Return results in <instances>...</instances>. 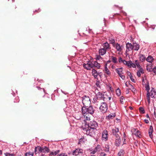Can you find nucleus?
Listing matches in <instances>:
<instances>
[{
  "label": "nucleus",
  "instance_id": "f257e3e1",
  "mask_svg": "<svg viewBox=\"0 0 156 156\" xmlns=\"http://www.w3.org/2000/svg\"><path fill=\"white\" fill-rule=\"evenodd\" d=\"M95 108L92 106H90L89 107H83L82 108V114L85 115V114H89L92 115L95 111Z\"/></svg>",
  "mask_w": 156,
  "mask_h": 156
},
{
  "label": "nucleus",
  "instance_id": "f03ea898",
  "mask_svg": "<svg viewBox=\"0 0 156 156\" xmlns=\"http://www.w3.org/2000/svg\"><path fill=\"white\" fill-rule=\"evenodd\" d=\"M82 103L83 105V107H88L90 103V99L88 96H85L82 98Z\"/></svg>",
  "mask_w": 156,
  "mask_h": 156
},
{
  "label": "nucleus",
  "instance_id": "7ed1b4c3",
  "mask_svg": "<svg viewBox=\"0 0 156 156\" xmlns=\"http://www.w3.org/2000/svg\"><path fill=\"white\" fill-rule=\"evenodd\" d=\"M108 109V105L105 102H102L99 108L100 111L102 113H105Z\"/></svg>",
  "mask_w": 156,
  "mask_h": 156
},
{
  "label": "nucleus",
  "instance_id": "20e7f679",
  "mask_svg": "<svg viewBox=\"0 0 156 156\" xmlns=\"http://www.w3.org/2000/svg\"><path fill=\"white\" fill-rule=\"evenodd\" d=\"M155 92L154 91V89H152L149 92V91H147V101L149 103L150 102V96L151 98H153L154 96V95L155 94Z\"/></svg>",
  "mask_w": 156,
  "mask_h": 156
},
{
  "label": "nucleus",
  "instance_id": "39448f33",
  "mask_svg": "<svg viewBox=\"0 0 156 156\" xmlns=\"http://www.w3.org/2000/svg\"><path fill=\"white\" fill-rule=\"evenodd\" d=\"M87 126L88 127L95 129L97 127L98 124L95 121H92L88 123V124L87 125Z\"/></svg>",
  "mask_w": 156,
  "mask_h": 156
},
{
  "label": "nucleus",
  "instance_id": "423d86ee",
  "mask_svg": "<svg viewBox=\"0 0 156 156\" xmlns=\"http://www.w3.org/2000/svg\"><path fill=\"white\" fill-rule=\"evenodd\" d=\"M38 153H48L49 151V149L46 147L44 146L42 147H38Z\"/></svg>",
  "mask_w": 156,
  "mask_h": 156
},
{
  "label": "nucleus",
  "instance_id": "0eeeda50",
  "mask_svg": "<svg viewBox=\"0 0 156 156\" xmlns=\"http://www.w3.org/2000/svg\"><path fill=\"white\" fill-rule=\"evenodd\" d=\"M83 65L84 68L88 70H90L92 68H93V63L90 61L88 62L87 64H83Z\"/></svg>",
  "mask_w": 156,
  "mask_h": 156
},
{
  "label": "nucleus",
  "instance_id": "6e6552de",
  "mask_svg": "<svg viewBox=\"0 0 156 156\" xmlns=\"http://www.w3.org/2000/svg\"><path fill=\"white\" fill-rule=\"evenodd\" d=\"M112 133L116 137H118L119 136L118 134L119 133V129L118 128L115 127L112 128Z\"/></svg>",
  "mask_w": 156,
  "mask_h": 156
},
{
  "label": "nucleus",
  "instance_id": "1a4fd4ad",
  "mask_svg": "<svg viewBox=\"0 0 156 156\" xmlns=\"http://www.w3.org/2000/svg\"><path fill=\"white\" fill-rule=\"evenodd\" d=\"M108 138V134L107 131L106 130H104L102 133V139L103 140L106 141Z\"/></svg>",
  "mask_w": 156,
  "mask_h": 156
},
{
  "label": "nucleus",
  "instance_id": "9d476101",
  "mask_svg": "<svg viewBox=\"0 0 156 156\" xmlns=\"http://www.w3.org/2000/svg\"><path fill=\"white\" fill-rule=\"evenodd\" d=\"M94 129L87 127V129H85L86 134L91 136H93L94 133Z\"/></svg>",
  "mask_w": 156,
  "mask_h": 156
},
{
  "label": "nucleus",
  "instance_id": "9b49d317",
  "mask_svg": "<svg viewBox=\"0 0 156 156\" xmlns=\"http://www.w3.org/2000/svg\"><path fill=\"white\" fill-rule=\"evenodd\" d=\"M103 100L106 101H108L109 103H110L111 102V101H112L113 100V99L112 98L111 95L108 96L105 94Z\"/></svg>",
  "mask_w": 156,
  "mask_h": 156
},
{
  "label": "nucleus",
  "instance_id": "f8f14e48",
  "mask_svg": "<svg viewBox=\"0 0 156 156\" xmlns=\"http://www.w3.org/2000/svg\"><path fill=\"white\" fill-rule=\"evenodd\" d=\"M102 46V48L106 51L110 50L111 48L109 44L107 42L104 43Z\"/></svg>",
  "mask_w": 156,
  "mask_h": 156
},
{
  "label": "nucleus",
  "instance_id": "ddd939ff",
  "mask_svg": "<svg viewBox=\"0 0 156 156\" xmlns=\"http://www.w3.org/2000/svg\"><path fill=\"white\" fill-rule=\"evenodd\" d=\"M83 150L80 149H76L73 153V154L75 156H76L82 153Z\"/></svg>",
  "mask_w": 156,
  "mask_h": 156
},
{
  "label": "nucleus",
  "instance_id": "4468645a",
  "mask_svg": "<svg viewBox=\"0 0 156 156\" xmlns=\"http://www.w3.org/2000/svg\"><path fill=\"white\" fill-rule=\"evenodd\" d=\"M116 139L115 140V144L116 147H119L121 143V140L120 136L118 137H116Z\"/></svg>",
  "mask_w": 156,
  "mask_h": 156
},
{
  "label": "nucleus",
  "instance_id": "2eb2a0df",
  "mask_svg": "<svg viewBox=\"0 0 156 156\" xmlns=\"http://www.w3.org/2000/svg\"><path fill=\"white\" fill-rule=\"evenodd\" d=\"M115 116V113H111L106 117V119L108 120L113 119Z\"/></svg>",
  "mask_w": 156,
  "mask_h": 156
},
{
  "label": "nucleus",
  "instance_id": "dca6fc26",
  "mask_svg": "<svg viewBox=\"0 0 156 156\" xmlns=\"http://www.w3.org/2000/svg\"><path fill=\"white\" fill-rule=\"evenodd\" d=\"M107 51L104 49L103 48H101L99 50V53L100 55H103L106 54Z\"/></svg>",
  "mask_w": 156,
  "mask_h": 156
},
{
  "label": "nucleus",
  "instance_id": "f3484780",
  "mask_svg": "<svg viewBox=\"0 0 156 156\" xmlns=\"http://www.w3.org/2000/svg\"><path fill=\"white\" fill-rule=\"evenodd\" d=\"M92 75L94 77L95 79H98L97 77L98 74L99 72H98L96 70L93 69L92 70Z\"/></svg>",
  "mask_w": 156,
  "mask_h": 156
},
{
  "label": "nucleus",
  "instance_id": "a211bd4d",
  "mask_svg": "<svg viewBox=\"0 0 156 156\" xmlns=\"http://www.w3.org/2000/svg\"><path fill=\"white\" fill-rule=\"evenodd\" d=\"M153 131V127L152 126H151L149 128V134L150 137L152 139L153 135L152 134V133Z\"/></svg>",
  "mask_w": 156,
  "mask_h": 156
},
{
  "label": "nucleus",
  "instance_id": "6ab92c4d",
  "mask_svg": "<svg viewBox=\"0 0 156 156\" xmlns=\"http://www.w3.org/2000/svg\"><path fill=\"white\" fill-rule=\"evenodd\" d=\"M104 72L106 73L109 76L111 75V73L110 72L109 70L108 69L107 67V64H105V67L104 69Z\"/></svg>",
  "mask_w": 156,
  "mask_h": 156
},
{
  "label": "nucleus",
  "instance_id": "aec40b11",
  "mask_svg": "<svg viewBox=\"0 0 156 156\" xmlns=\"http://www.w3.org/2000/svg\"><path fill=\"white\" fill-rule=\"evenodd\" d=\"M126 45L127 49L129 51H131L133 50V45L131 44L128 43L126 44Z\"/></svg>",
  "mask_w": 156,
  "mask_h": 156
},
{
  "label": "nucleus",
  "instance_id": "412c9836",
  "mask_svg": "<svg viewBox=\"0 0 156 156\" xmlns=\"http://www.w3.org/2000/svg\"><path fill=\"white\" fill-rule=\"evenodd\" d=\"M146 60L150 63H152L154 60V59L151 55H149L146 58Z\"/></svg>",
  "mask_w": 156,
  "mask_h": 156
},
{
  "label": "nucleus",
  "instance_id": "4be33fe9",
  "mask_svg": "<svg viewBox=\"0 0 156 156\" xmlns=\"http://www.w3.org/2000/svg\"><path fill=\"white\" fill-rule=\"evenodd\" d=\"M133 49L134 50L138 51L139 48V45L136 43H133Z\"/></svg>",
  "mask_w": 156,
  "mask_h": 156
},
{
  "label": "nucleus",
  "instance_id": "5701e85b",
  "mask_svg": "<svg viewBox=\"0 0 156 156\" xmlns=\"http://www.w3.org/2000/svg\"><path fill=\"white\" fill-rule=\"evenodd\" d=\"M93 67H95L98 69H100L101 67L100 64L98 63L97 61H94V63H93Z\"/></svg>",
  "mask_w": 156,
  "mask_h": 156
},
{
  "label": "nucleus",
  "instance_id": "b1692460",
  "mask_svg": "<svg viewBox=\"0 0 156 156\" xmlns=\"http://www.w3.org/2000/svg\"><path fill=\"white\" fill-rule=\"evenodd\" d=\"M110 59L111 60L112 62L114 63H116L117 62V59L116 57L111 56L110 57Z\"/></svg>",
  "mask_w": 156,
  "mask_h": 156
},
{
  "label": "nucleus",
  "instance_id": "393cba45",
  "mask_svg": "<svg viewBox=\"0 0 156 156\" xmlns=\"http://www.w3.org/2000/svg\"><path fill=\"white\" fill-rule=\"evenodd\" d=\"M104 151L106 152H109V146L108 145H105L104 147Z\"/></svg>",
  "mask_w": 156,
  "mask_h": 156
},
{
  "label": "nucleus",
  "instance_id": "a878e982",
  "mask_svg": "<svg viewBox=\"0 0 156 156\" xmlns=\"http://www.w3.org/2000/svg\"><path fill=\"white\" fill-rule=\"evenodd\" d=\"M152 63L147 64V70L149 72L151 71V69H152Z\"/></svg>",
  "mask_w": 156,
  "mask_h": 156
},
{
  "label": "nucleus",
  "instance_id": "bb28decb",
  "mask_svg": "<svg viewBox=\"0 0 156 156\" xmlns=\"http://www.w3.org/2000/svg\"><path fill=\"white\" fill-rule=\"evenodd\" d=\"M105 95H104L100 92H99L97 94V96L98 98H101L103 100L104 97Z\"/></svg>",
  "mask_w": 156,
  "mask_h": 156
},
{
  "label": "nucleus",
  "instance_id": "cd10ccee",
  "mask_svg": "<svg viewBox=\"0 0 156 156\" xmlns=\"http://www.w3.org/2000/svg\"><path fill=\"white\" fill-rule=\"evenodd\" d=\"M140 59L142 62H143L146 59L145 56L142 54L140 55Z\"/></svg>",
  "mask_w": 156,
  "mask_h": 156
},
{
  "label": "nucleus",
  "instance_id": "c85d7f7f",
  "mask_svg": "<svg viewBox=\"0 0 156 156\" xmlns=\"http://www.w3.org/2000/svg\"><path fill=\"white\" fill-rule=\"evenodd\" d=\"M115 47L117 51H121L122 50V49L121 48L119 44H116L115 45Z\"/></svg>",
  "mask_w": 156,
  "mask_h": 156
},
{
  "label": "nucleus",
  "instance_id": "c756f323",
  "mask_svg": "<svg viewBox=\"0 0 156 156\" xmlns=\"http://www.w3.org/2000/svg\"><path fill=\"white\" fill-rule=\"evenodd\" d=\"M129 89L131 90L134 93L136 91V89L133 87V85L130 84H129Z\"/></svg>",
  "mask_w": 156,
  "mask_h": 156
},
{
  "label": "nucleus",
  "instance_id": "7c9ffc66",
  "mask_svg": "<svg viewBox=\"0 0 156 156\" xmlns=\"http://www.w3.org/2000/svg\"><path fill=\"white\" fill-rule=\"evenodd\" d=\"M125 151L122 149H121L118 153L119 156H123L124 154Z\"/></svg>",
  "mask_w": 156,
  "mask_h": 156
},
{
  "label": "nucleus",
  "instance_id": "2f4dec72",
  "mask_svg": "<svg viewBox=\"0 0 156 156\" xmlns=\"http://www.w3.org/2000/svg\"><path fill=\"white\" fill-rule=\"evenodd\" d=\"M134 134L136 136L140 138L142 136L140 133V132L139 130H137L136 133H134Z\"/></svg>",
  "mask_w": 156,
  "mask_h": 156
},
{
  "label": "nucleus",
  "instance_id": "473e14b6",
  "mask_svg": "<svg viewBox=\"0 0 156 156\" xmlns=\"http://www.w3.org/2000/svg\"><path fill=\"white\" fill-rule=\"evenodd\" d=\"M115 71L116 72V73L119 74H120L121 73L122 71V68H120L119 69H115Z\"/></svg>",
  "mask_w": 156,
  "mask_h": 156
},
{
  "label": "nucleus",
  "instance_id": "72a5a7b5",
  "mask_svg": "<svg viewBox=\"0 0 156 156\" xmlns=\"http://www.w3.org/2000/svg\"><path fill=\"white\" fill-rule=\"evenodd\" d=\"M25 155L26 156H33L34 152H29L25 153Z\"/></svg>",
  "mask_w": 156,
  "mask_h": 156
},
{
  "label": "nucleus",
  "instance_id": "f704fd0d",
  "mask_svg": "<svg viewBox=\"0 0 156 156\" xmlns=\"http://www.w3.org/2000/svg\"><path fill=\"white\" fill-rule=\"evenodd\" d=\"M96 152L100 151L101 150V147L99 145H98L94 149Z\"/></svg>",
  "mask_w": 156,
  "mask_h": 156
},
{
  "label": "nucleus",
  "instance_id": "c9c22d12",
  "mask_svg": "<svg viewBox=\"0 0 156 156\" xmlns=\"http://www.w3.org/2000/svg\"><path fill=\"white\" fill-rule=\"evenodd\" d=\"M101 55H96V60H102L103 58L101 57Z\"/></svg>",
  "mask_w": 156,
  "mask_h": 156
},
{
  "label": "nucleus",
  "instance_id": "e433bc0d",
  "mask_svg": "<svg viewBox=\"0 0 156 156\" xmlns=\"http://www.w3.org/2000/svg\"><path fill=\"white\" fill-rule=\"evenodd\" d=\"M139 110L140 112L142 114H144L145 113V111L144 108L142 107H140L139 108Z\"/></svg>",
  "mask_w": 156,
  "mask_h": 156
},
{
  "label": "nucleus",
  "instance_id": "4c0bfd02",
  "mask_svg": "<svg viewBox=\"0 0 156 156\" xmlns=\"http://www.w3.org/2000/svg\"><path fill=\"white\" fill-rule=\"evenodd\" d=\"M110 41L111 43L112 44H113V46L114 47V45L115 44V40L112 39H111L110 40Z\"/></svg>",
  "mask_w": 156,
  "mask_h": 156
},
{
  "label": "nucleus",
  "instance_id": "58836bf2",
  "mask_svg": "<svg viewBox=\"0 0 156 156\" xmlns=\"http://www.w3.org/2000/svg\"><path fill=\"white\" fill-rule=\"evenodd\" d=\"M89 114H85V115H83L84 118L85 119L87 120H90V118L89 117L88 115Z\"/></svg>",
  "mask_w": 156,
  "mask_h": 156
},
{
  "label": "nucleus",
  "instance_id": "ea45409f",
  "mask_svg": "<svg viewBox=\"0 0 156 156\" xmlns=\"http://www.w3.org/2000/svg\"><path fill=\"white\" fill-rule=\"evenodd\" d=\"M124 100V97L122 96L120 98V102L122 104H123V100Z\"/></svg>",
  "mask_w": 156,
  "mask_h": 156
},
{
  "label": "nucleus",
  "instance_id": "a19ab883",
  "mask_svg": "<svg viewBox=\"0 0 156 156\" xmlns=\"http://www.w3.org/2000/svg\"><path fill=\"white\" fill-rule=\"evenodd\" d=\"M119 75L122 80H124L125 79V77L122 74V73L119 74Z\"/></svg>",
  "mask_w": 156,
  "mask_h": 156
},
{
  "label": "nucleus",
  "instance_id": "79ce46f5",
  "mask_svg": "<svg viewBox=\"0 0 156 156\" xmlns=\"http://www.w3.org/2000/svg\"><path fill=\"white\" fill-rule=\"evenodd\" d=\"M116 94L118 96H119L120 95V94H121V92H120V90L119 89H118L116 90Z\"/></svg>",
  "mask_w": 156,
  "mask_h": 156
},
{
  "label": "nucleus",
  "instance_id": "37998d69",
  "mask_svg": "<svg viewBox=\"0 0 156 156\" xmlns=\"http://www.w3.org/2000/svg\"><path fill=\"white\" fill-rule=\"evenodd\" d=\"M145 87L146 89L147 90V91H149L150 89V87L149 85L147 84L145 85Z\"/></svg>",
  "mask_w": 156,
  "mask_h": 156
},
{
  "label": "nucleus",
  "instance_id": "c03bdc74",
  "mask_svg": "<svg viewBox=\"0 0 156 156\" xmlns=\"http://www.w3.org/2000/svg\"><path fill=\"white\" fill-rule=\"evenodd\" d=\"M56 154V151H55L54 152H52L51 153H50L49 155L50 156H51V155H55Z\"/></svg>",
  "mask_w": 156,
  "mask_h": 156
},
{
  "label": "nucleus",
  "instance_id": "a18cd8bd",
  "mask_svg": "<svg viewBox=\"0 0 156 156\" xmlns=\"http://www.w3.org/2000/svg\"><path fill=\"white\" fill-rule=\"evenodd\" d=\"M5 155L6 156H14V154H10L9 153H7L5 154Z\"/></svg>",
  "mask_w": 156,
  "mask_h": 156
},
{
  "label": "nucleus",
  "instance_id": "49530a36",
  "mask_svg": "<svg viewBox=\"0 0 156 156\" xmlns=\"http://www.w3.org/2000/svg\"><path fill=\"white\" fill-rule=\"evenodd\" d=\"M38 147H35V154H37V151L39 152L38 151Z\"/></svg>",
  "mask_w": 156,
  "mask_h": 156
},
{
  "label": "nucleus",
  "instance_id": "de8ad7c7",
  "mask_svg": "<svg viewBox=\"0 0 156 156\" xmlns=\"http://www.w3.org/2000/svg\"><path fill=\"white\" fill-rule=\"evenodd\" d=\"M132 67L133 68H135L136 67V66L135 64L134 63H133L132 62H131V65L130 66V67Z\"/></svg>",
  "mask_w": 156,
  "mask_h": 156
},
{
  "label": "nucleus",
  "instance_id": "09e8293b",
  "mask_svg": "<svg viewBox=\"0 0 156 156\" xmlns=\"http://www.w3.org/2000/svg\"><path fill=\"white\" fill-rule=\"evenodd\" d=\"M57 156H67V155L65 153H62L58 154Z\"/></svg>",
  "mask_w": 156,
  "mask_h": 156
},
{
  "label": "nucleus",
  "instance_id": "8fccbe9b",
  "mask_svg": "<svg viewBox=\"0 0 156 156\" xmlns=\"http://www.w3.org/2000/svg\"><path fill=\"white\" fill-rule=\"evenodd\" d=\"M127 62H127V66H128V67H130L132 62L131 61H128Z\"/></svg>",
  "mask_w": 156,
  "mask_h": 156
},
{
  "label": "nucleus",
  "instance_id": "3c124183",
  "mask_svg": "<svg viewBox=\"0 0 156 156\" xmlns=\"http://www.w3.org/2000/svg\"><path fill=\"white\" fill-rule=\"evenodd\" d=\"M123 60H122V58L121 57H120L119 58V63H121L122 62H123Z\"/></svg>",
  "mask_w": 156,
  "mask_h": 156
},
{
  "label": "nucleus",
  "instance_id": "603ef678",
  "mask_svg": "<svg viewBox=\"0 0 156 156\" xmlns=\"http://www.w3.org/2000/svg\"><path fill=\"white\" fill-rule=\"evenodd\" d=\"M123 140H124V142L126 140V135L125 133H124V134H123Z\"/></svg>",
  "mask_w": 156,
  "mask_h": 156
},
{
  "label": "nucleus",
  "instance_id": "864d4df0",
  "mask_svg": "<svg viewBox=\"0 0 156 156\" xmlns=\"http://www.w3.org/2000/svg\"><path fill=\"white\" fill-rule=\"evenodd\" d=\"M127 75L129 76V77H130V76H132L131 73L127 71Z\"/></svg>",
  "mask_w": 156,
  "mask_h": 156
},
{
  "label": "nucleus",
  "instance_id": "5fc2aeb1",
  "mask_svg": "<svg viewBox=\"0 0 156 156\" xmlns=\"http://www.w3.org/2000/svg\"><path fill=\"white\" fill-rule=\"evenodd\" d=\"M139 71H140V73H144V70L142 69H140Z\"/></svg>",
  "mask_w": 156,
  "mask_h": 156
},
{
  "label": "nucleus",
  "instance_id": "6e6d98bb",
  "mask_svg": "<svg viewBox=\"0 0 156 156\" xmlns=\"http://www.w3.org/2000/svg\"><path fill=\"white\" fill-rule=\"evenodd\" d=\"M129 78H130V80L132 82H135L133 78V77L132 76H130V77Z\"/></svg>",
  "mask_w": 156,
  "mask_h": 156
},
{
  "label": "nucleus",
  "instance_id": "4d7b16f0",
  "mask_svg": "<svg viewBox=\"0 0 156 156\" xmlns=\"http://www.w3.org/2000/svg\"><path fill=\"white\" fill-rule=\"evenodd\" d=\"M137 75L138 77H140L141 74H140V71H138L137 72Z\"/></svg>",
  "mask_w": 156,
  "mask_h": 156
},
{
  "label": "nucleus",
  "instance_id": "13d9d810",
  "mask_svg": "<svg viewBox=\"0 0 156 156\" xmlns=\"http://www.w3.org/2000/svg\"><path fill=\"white\" fill-rule=\"evenodd\" d=\"M153 71L155 74H156V66L153 69Z\"/></svg>",
  "mask_w": 156,
  "mask_h": 156
},
{
  "label": "nucleus",
  "instance_id": "bf43d9fd",
  "mask_svg": "<svg viewBox=\"0 0 156 156\" xmlns=\"http://www.w3.org/2000/svg\"><path fill=\"white\" fill-rule=\"evenodd\" d=\"M75 118L77 119H79L80 118V116L79 115V116H77V115L76 116L75 115Z\"/></svg>",
  "mask_w": 156,
  "mask_h": 156
},
{
  "label": "nucleus",
  "instance_id": "052dcab7",
  "mask_svg": "<svg viewBox=\"0 0 156 156\" xmlns=\"http://www.w3.org/2000/svg\"><path fill=\"white\" fill-rule=\"evenodd\" d=\"M106 154L104 152H101V156H105Z\"/></svg>",
  "mask_w": 156,
  "mask_h": 156
},
{
  "label": "nucleus",
  "instance_id": "680f3d73",
  "mask_svg": "<svg viewBox=\"0 0 156 156\" xmlns=\"http://www.w3.org/2000/svg\"><path fill=\"white\" fill-rule=\"evenodd\" d=\"M129 82L128 83H127V82H126V83H125V85L126 86V87H129Z\"/></svg>",
  "mask_w": 156,
  "mask_h": 156
},
{
  "label": "nucleus",
  "instance_id": "e2e57ef3",
  "mask_svg": "<svg viewBox=\"0 0 156 156\" xmlns=\"http://www.w3.org/2000/svg\"><path fill=\"white\" fill-rule=\"evenodd\" d=\"M127 62L128 61H126L125 60H124L123 63L124 64L127 66V63L128 62Z\"/></svg>",
  "mask_w": 156,
  "mask_h": 156
},
{
  "label": "nucleus",
  "instance_id": "0e129e2a",
  "mask_svg": "<svg viewBox=\"0 0 156 156\" xmlns=\"http://www.w3.org/2000/svg\"><path fill=\"white\" fill-rule=\"evenodd\" d=\"M100 77H101L102 76V74L101 72H99L98 75Z\"/></svg>",
  "mask_w": 156,
  "mask_h": 156
},
{
  "label": "nucleus",
  "instance_id": "69168bd1",
  "mask_svg": "<svg viewBox=\"0 0 156 156\" xmlns=\"http://www.w3.org/2000/svg\"><path fill=\"white\" fill-rule=\"evenodd\" d=\"M144 122L147 124L149 122L148 120L146 119L144 120Z\"/></svg>",
  "mask_w": 156,
  "mask_h": 156
},
{
  "label": "nucleus",
  "instance_id": "338daca9",
  "mask_svg": "<svg viewBox=\"0 0 156 156\" xmlns=\"http://www.w3.org/2000/svg\"><path fill=\"white\" fill-rule=\"evenodd\" d=\"M135 63L137 66H138L139 65V63L138 62V61L137 60H136L135 61Z\"/></svg>",
  "mask_w": 156,
  "mask_h": 156
},
{
  "label": "nucleus",
  "instance_id": "774afa93",
  "mask_svg": "<svg viewBox=\"0 0 156 156\" xmlns=\"http://www.w3.org/2000/svg\"><path fill=\"white\" fill-rule=\"evenodd\" d=\"M96 152V151L94 150L92 151L90 153L94 154Z\"/></svg>",
  "mask_w": 156,
  "mask_h": 156
}]
</instances>
